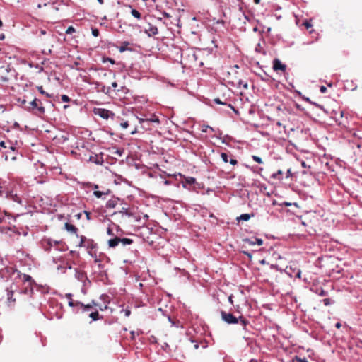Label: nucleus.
Segmentation results:
<instances>
[{
  "label": "nucleus",
  "instance_id": "13d9d810",
  "mask_svg": "<svg viewBox=\"0 0 362 362\" xmlns=\"http://www.w3.org/2000/svg\"><path fill=\"white\" fill-rule=\"evenodd\" d=\"M317 107L320 108L325 114L327 113V112L322 107H321L320 105H317Z\"/></svg>",
  "mask_w": 362,
  "mask_h": 362
},
{
  "label": "nucleus",
  "instance_id": "dca6fc26",
  "mask_svg": "<svg viewBox=\"0 0 362 362\" xmlns=\"http://www.w3.org/2000/svg\"><path fill=\"white\" fill-rule=\"evenodd\" d=\"M7 292V302L8 304L14 303L16 302V299L13 298V289H6Z\"/></svg>",
  "mask_w": 362,
  "mask_h": 362
},
{
  "label": "nucleus",
  "instance_id": "a19ab883",
  "mask_svg": "<svg viewBox=\"0 0 362 362\" xmlns=\"http://www.w3.org/2000/svg\"><path fill=\"white\" fill-rule=\"evenodd\" d=\"M68 305H69V306H70V307H76V308H78V307L76 305V302H74L72 299H71V300H69Z\"/></svg>",
  "mask_w": 362,
  "mask_h": 362
},
{
  "label": "nucleus",
  "instance_id": "a18cd8bd",
  "mask_svg": "<svg viewBox=\"0 0 362 362\" xmlns=\"http://www.w3.org/2000/svg\"><path fill=\"white\" fill-rule=\"evenodd\" d=\"M228 162H230V163L233 165H235L237 164V160L235 159V158H230Z\"/></svg>",
  "mask_w": 362,
  "mask_h": 362
},
{
  "label": "nucleus",
  "instance_id": "412c9836",
  "mask_svg": "<svg viewBox=\"0 0 362 362\" xmlns=\"http://www.w3.org/2000/svg\"><path fill=\"white\" fill-rule=\"evenodd\" d=\"M283 174V172L281 170H279L277 172L273 173L272 175H271V177L273 178V179H278V180H281V177H280L281 175Z\"/></svg>",
  "mask_w": 362,
  "mask_h": 362
},
{
  "label": "nucleus",
  "instance_id": "bf43d9fd",
  "mask_svg": "<svg viewBox=\"0 0 362 362\" xmlns=\"http://www.w3.org/2000/svg\"><path fill=\"white\" fill-rule=\"evenodd\" d=\"M244 254H245L247 256H248L250 258H252V255L248 252H243Z\"/></svg>",
  "mask_w": 362,
  "mask_h": 362
},
{
  "label": "nucleus",
  "instance_id": "ddd939ff",
  "mask_svg": "<svg viewBox=\"0 0 362 362\" xmlns=\"http://www.w3.org/2000/svg\"><path fill=\"white\" fill-rule=\"evenodd\" d=\"M158 28L156 26L148 24V27L145 29V33L149 36L156 35L158 34Z\"/></svg>",
  "mask_w": 362,
  "mask_h": 362
},
{
  "label": "nucleus",
  "instance_id": "f257e3e1",
  "mask_svg": "<svg viewBox=\"0 0 362 362\" xmlns=\"http://www.w3.org/2000/svg\"><path fill=\"white\" fill-rule=\"evenodd\" d=\"M18 277L23 284V288L20 291V293L31 297L33 293V286L36 284L35 281L30 275L21 274V272H18Z\"/></svg>",
  "mask_w": 362,
  "mask_h": 362
},
{
  "label": "nucleus",
  "instance_id": "7ed1b4c3",
  "mask_svg": "<svg viewBox=\"0 0 362 362\" xmlns=\"http://www.w3.org/2000/svg\"><path fill=\"white\" fill-rule=\"evenodd\" d=\"M18 272H19L13 267H6L0 269V277L4 281H8L12 276H18Z\"/></svg>",
  "mask_w": 362,
  "mask_h": 362
},
{
  "label": "nucleus",
  "instance_id": "cd10ccee",
  "mask_svg": "<svg viewBox=\"0 0 362 362\" xmlns=\"http://www.w3.org/2000/svg\"><path fill=\"white\" fill-rule=\"evenodd\" d=\"M185 182L189 185H193L196 182V179L192 177H187L185 178Z\"/></svg>",
  "mask_w": 362,
  "mask_h": 362
},
{
  "label": "nucleus",
  "instance_id": "1a4fd4ad",
  "mask_svg": "<svg viewBox=\"0 0 362 362\" xmlns=\"http://www.w3.org/2000/svg\"><path fill=\"white\" fill-rule=\"evenodd\" d=\"M286 272L291 277L300 278V274H301V272L299 269H298V268L293 269L291 267H287L286 269Z\"/></svg>",
  "mask_w": 362,
  "mask_h": 362
},
{
  "label": "nucleus",
  "instance_id": "9b49d317",
  "mask_svg": "<svg viewBox=\"0 0 362 362\" xmlns=\"http://www.w3.org/2000/svg\"><path fill=\"white\" fill-rule=\"evenodd\" d=\"M243 242L249 244L250 245H262L263 244V240L261 238H245V239H243Z\"/></svg>",
  "mask_w": 362,
  "mask_h": 362
},
{
  "label": "nucleus",
  "instance_id": "39448f33",
  "mask_svg": "<svg viewBox=\"0 0 362 362\" xmlns=\"http://www.w3.org/2000/svg\"><path fill=\"white\" fill-rule=\"evenodd\" d=\"M93 112L95 115L105 119L113 118L115 116V114L112 111L104 108H94Z\"/></svg>",
  "mask_w": 362,
  "mask_h": 362
},
{
  "label": "nucleus",
  "instance_id": "4c0bfd02",
  "mask_svg": "<svg viewBox=\"0 0 362 362\" xmlns=\"http://www.w3.org/2000/svg\"><path fill=\"white\" fill-rule=\"evenodd\" d=\"M61 99L64 103H68L70 101V98L66 95H62Z\"/></svg>",
  "mask_w": 362,
  "mask_h": 362
},
{
  "label": "nucleus",
  "instance_id": "0e129e2a",
  "mask_svg": "<svg viewBox=\"0 0 362 362\" xmlns=\"http://www.w3.org/2000/svg\"><path fill=\"white\" fill-rule=\"evenodd\" d=\"M164 184L168 185H170V182L169 180H165L164 181Z\"/></svg>",
  "mask_w": 362,
  "mask_h": 362
},
{
  "label": "nucleus",
  "instance_id": "49530a36",
  "mask_svg": "<svg viewBox=\"0 0 362 362\" xmlns=\"http://www.w3.org/2000/svg\"><path fill=\"white\" fill-rule=\"evenodd\" d=\"M303 25L305 26V28H306L307 29H308V28H311V27H312V25L310 24V22H308V21H305V22L303 23Z\"/></svg>",
  "mask_w": 362,
  "mask_h": 362
},
{
  "label": "nucleus",
  "instance_id": "6e6d98bb",
  "mask_svg": "<svg viewBox=\"0 0 362 362\" xmlns=\"http://www.w3.org/2000/svg\"><path fill=\"white\" fill-rule=\"evenodd\" d=\"M0 146L3 147V148H6V143L4 141H1L0 142Z\"/></svg>",
  "mask_w": 362,
  "mask_h": 362
},
{
  "label": "nucleus",
  "instance_id": "de8ad7c7",
  "mask_svg": "<svg viewBox=\"0 0 362 362\" xmlns=\"http://www.w3.org/2000/svg\"><path fill=\"white\" fill-rule=\"evenodd\" d=\"M162 15H163L164 17H165V18H170V15L168 13L165 12V11H163V12L162 13Z\"/></svg>",
  "mask_w": 362,
  "mask_h": 362
},
{
  "label": "nucleus",
  "instance_id": "423d86ee",
  "mask_svg": "<svg viewBox=\"0 0 362 362\" xmlns=\"http://www.w3.org/2000/svg\"><path fill=\"white\" fill-rule=\"evenodd\" d=\"M221 319L228 324H237L239 322L238 317L234 316L230 313L221 312Z\"/></svg>",
  "mask_w": 362,
  "mask_h": 362
},
{
  "label": "nucleus",
  "instance_id": "09e8293b",
  "mask_svg": "<svg viewBox=\"0 0 362 362\" xmlns=\"http://www.w3.org/2000/svg\"><path fill=\"white\" fill-rule=\"evenodd\" d=\"M107 233L109 235H113L112 230V229H111L110 227H109V228H107Z\"/></svg>",
  "mask_w": 362,
  "mask_h": 362
},
{
  "label": "nucleus",
  "instance_id": "864d4df0",
  "mask_svg": "<svg viewBox=\"0 0 362 362\" xmlns=\"http://www.w3.org/2000/svg\"><path fill=\"white\" fill-rule=\"evenodd\" d=\"M85 214H86V218L88 220H89L90 218V212H88V211H84Z\"/></svg>",
  "mask_w": 362,
  "mask_h": 362
},
{
  "label": "nucleus",
  "instance_id": "2f4dec72",
  "mask_svg": "<svg viewBox=\"0 0 362 362\" xmlns=\"http://www.w3.org/2000/svg\"><path fill=\"white\" fill-rule=\"evenodd\" d=\"M86 240H87L85 236H81V240H80L78 246L79 247H85Z\"/></svg>",
  "mask_w": 362,
  "mask_h": 362
},
{
  "label": "nucleus",
  "instance_id": "a211bd4d",
  "mask_svg": "<svg viewBox=\"0 0 362 362\" xmlns=\"http://www.w3.org/2000/svg\"><path fill=\"white\" fill-rule=\"evenodd\" d=\"M64 226L67 231L71 232L72 233H77L78 229L75 226H74L71 223H66Z\"/></svg>",
  "mask_w": 362,
  "mask_h": 362
},
{
  "label": "nucleus",
  "instance_id": "7c9ffc66",
  "mask_svg": "<svg viewBox=\"0 0 362 362\" xmlns=\"http://www.w3.org/2000/svg\"><path fill=\"white\" fill-rule=\"evenodd\" d=\"M128 45H129V43H128V42H124V45H122V46H120V47L118 48V49H119V52H125L126 50H127V49H128V48L127 47V46Z\"/></svg>",
  "mask_w": 362,
  "mask_h": 362
},
{
  "label": "nucleus",
  "instance_id": "f03ea898",
  "mask_svg": "<svg viewBox=\"0 0 362 362\" xmlns=\"http://www.w3.org/2000/svg\"><path fill=\"white\" fill-rule=\"evenodd\" d=\"M28 111H33L35 115H42L45 112V107L40 100L35 98L30 103V105L26 107Z\"/></svg>",
  "mask_w": 362,
  "mask_h": 362
},
{
  "label": "nucleus",
  "instance_id": "2eb2a0df",
  "mask_svg": "<svg viewBox=\"0 0 362 362\" xmlns=\"http://www.w3.org/2000/svg\"><path fill=\"white\" fill-rule=\"evenodd\" d=\"M88 160L97 165H102L103 163V158L96 154L90 156Z\"/></svg>",
  "mask_w": 362,
  "mask_h": 362
},
{
  "label": "nucleus",
  "instance_id": "bb28decb",
  "mask_svg": "<svg viewBox=\"0 0 362 362\" xmlns=\"http://www.w3.org/2000/svg\"><path fill=\"white\" fill-rule=\"evenodd\" d=\"M131 13L136 18H137V19H140L141 18V13L137 10L132 9L131 11Z\"/></svg>",
  "mask_w": 362,
  "mask_h": 362
},
{
  "label": "nucleus",
  "instance_id": "9d476101",
  "mask_svg": "<svg viewBox=\"0 0 362 362\" xmlns=\"http://www.w3.org/2000/svg\"><path fill=\"white\" fill-rule=\"evenodd\" d=\"M139 122L141 124H144L145 123H151V122H156L159 123V119L156 115L151 116L150 118H138Z\"/></svg>",
  "mask_w": 362,
  "mask_h": 362
},
{
  "label": "nucleus",
  "instance_id": "603ef678",
  "mask_svg": "<svg viewBox=\"0 0 362 362\" xmlns=\"http://www.w3.org/2000/svg\"><path fill=\"white\" fill-rule=\"evenodd\" d=\"M335 327L337 328V329H339L341 327V322H338L335 324Z\"/></svg>",
  "mask_w": 362,
  "mask_h": 362
},
{
  "label": "nucleus",
  "instance_id": "5fc2aeb1",
  "mask_svg": "<svg viewBox=\"0 0 362 362\" xmlns=\"http://www.w3.org/2000/svg\"><path fill=\"white\" fill-rule=\"evenodd\" d=\"M66 297L69 299V300H71L72 299L71 297H72V294L71 293H66Z\"/></svg>",
  "mask_w": 362,
  "mask_h": 362
},
{
  "label": "nucleus",
  "instance_id": "f8f14e48",
  "mask_svg": "<svg viewBox=\"0 0 362 362\" xmlns=\"http://www.w3.org/2000/svg\"><path fill=\"white\" fill-rule=\"evenodd\" d=\"M120 199L117 197H113L106 202L105 206L107 209H114L119 204Z\"/></svg>",
  "mask_w": 362,
  "mask_h": 362
},
{
  "label": "nucleus",
  "instance_id": "3c124183",
  "mask_svg": "<svg viewBox=\"0 0 362 362\" xmlns=\"http://www.w3.org/2000/svg\"><path fill=\"white\" fill-rule=\"evenodd\" d=\"M319 295L325 296L327 295V292H325L323 289H322L320 293H319Z\"/></svg>",
  "mask_w": 362,
  "mask_h": 362
},
{
  "label": "nucleus",
  "instance_id": "5701e85b",
  "mask_svg": "<svg viewBox=\"0 0 362 362\" xmlns=\"http://www.w3.org/2000/svg\"><path fill=\"white\" fill-rule=\"evenodd\" d=\"M239 321L244 328L249 324L248 320L245 319L242 315L238 316Z\"/></svg>",
  "mask_w": 362,
  "mask_h": 362
},
{
  "label": "nucleus",
  "instance_id": "aec40b11",
  "mask_svg": "<svg viewBox=\"0 0 362 362\" xmlns=\"http://www.w3.org/2000/svg\"><path fill=\"white\" fill-rule=\"evenodd\" d=\"M47 245H49V248H45V250H49L51 247L56 246L57 244L59 243V241L54 240L52 239L47 240Z\"/></svg>",
  "mask_w": 362,
  "mask_h": 362
},
{
  "label": "nucleus",
  "instance_id": "a878e982",
  "mask_svg": "<svg viewBox=\"0 0 362 362\" xmlns=\"http://www.w3.org/2000/svg\"><path fill=\"white\" fill-rule=\"evenodd\" d=\"M37 90H39V92L42 94V95H45L47 98H50L51 97V95L49 94L48 93L45 92L44 90H43V88L42 86H37Z\"/></svg>",
  "mask_w": 362,
  "mask_h": 362
},
{
  "label": "nucleus",
  "instance_id": "680f3d73",
  "mask_svg": "<svg viewBox=\"0 0 362 362\" xmlns=\"http://www.w3.org/2000/svg\"><path fill=\"white\" fill-rule=\"evenodd\" d=\"M4 38H5V35H4V34H3V33H2V34H1V35H0V40H3Z\"/></svg>",
  "mask_w": 362,
  "mask_h": 362
},
{
  "label": "nucleus",
  "instance_id": "774afa93",
  "mask_svg": "<svg viewBox=\"0 0 362 362\" xmlns=\"http://www.w3.org/2000/svg\"><path fill=\"white\" fill-rule=\"evenodd\" d=\"M144 218L146 221L148 218V216L147 214L144 215Z\"/></svg>",
  "mask_w": 362,
  "mask_h": 362
},
{
  "label": "nucleus",
  "instance_id": "b1692460",
  "mask_svg": "<svg viewBox=\"0 0 362 362\" xmlns=\"http://www.w3.org/2000/svg\"><path fill=\"white\" fill-rule=\"evenodd\" d=\"M322 303L325 306H328L333 304L334 303V300L329 298H327L322 300Z\"/></svg>",
  "mask_w": 362,
  "mask_h": 362
},
{
  "label": "nucleus",
  "instance_id": "72a5a7b5",
  "mask_svg": "<svg viewBox=\"0 0 362 362\" xmlns=\"http://www.w3.org/2000/svg\"><path fill=\"white\" fill-rule=\"evenodd\" d=\"M252 158L254 161H255L259 164L263 163L262 158L257 156L253 155V156H252Z\"/></svg>",
  "mask_w": 362,
  "mask_h": 362
},
{
  "label": "nucleus",
  "instance_id": "0eeeda50",
  "mask_svg": "<svg viewBox=\"0 0 362 362\" xmlns=\"http://www.w3.org/2000/svg\"><path fill=\"white\" fill-rule=\"evenodd\" d=\"M343 116L344 112L341 110H332L329 115L330 119L337 122L339 124H341L342 123L341 119L343 117Z\"/></svg>",
  "mask_w": 362,
  "mask_h": 362
},
{
  "label": "nucleus",
  "instance_id": "4be33fe9",
  "mask_svg": "<svg viewBox=\"0 0 362 362\" xmlns=\"http://www.w3.org/2000/svg\"><path fill=\"white\" fill-rule=\"evenodd\" d=\"M89 317L94 321L98 320L99 319V313L95 310L90 313Z\"/></svg>",
  "mask_w": 362,
  "mask_h": 362
},
{
  "label": "nucleus",
  "instance_id": "338daca9",
  "mask_svg": "<svg viewBox=\"0 0 362 362\" xmlns=\"http://www.w3.org/2000/svg\"><path fill=\"white\" fill-rule=\"evenodd\" d=\"M90 304L92 305V307H93V305H97V303L95 302V300H92V302H91V303H90Z\"/></svg>",
  "mask_w": 362,
  "mask_h": 362
},
{
  "label": "nucleus",
  "instance_id": "6ab92c4d",
  "mask_svg": "<svg viewBox=\"0 0 362 362\" xmlns=\"http://www.w3.org/2000/svg\"><path fill=\"white\" fill-rule=\"evenodd\" d=\"M253 216H254L253 214H243L239 217L237 218V220L238 221H247Z\"/></svg>",
  "mask_w": 362,
  "mask_h": 362
},
{
  "label": "nucleus",
  "instance_id": "c03bdc74",
  "mask_svg": "<svg viewBox=\"0 0 362 362\" xmlns=\"http://www.w3.org/2000/svg\"><path fill=\"white\" fill-rule=\"evenodd\" d=\"M109 62L110 63H111L112 64H115V62L114 59H111V58H106V59H104L103 60V62Z\"/></svg>",
  "mask_w": 362,
  "mask_h": 362
},
{
  "label": "nucleus",
  "instance_id": "c756f323",
  "mask_svg": "<svg viewBox=\"0 0 362 362\" xmlns=\"http://www.w3.org/2000/svg\"><path fill=\"white\" fill-rule=\"evenodd\" d=\"M208 130L214 132V129L211 127H210L209 125H202V132L206 133L208 132Z\"/></svg>",
  "mask_w": 362,
  "mask_h": 362
},
{
  "label": "nucleus",
  "instance_id": "e433bc0d",
  "mask_svg": "<svg viewBox=\"0 0 362 362\" xmlns=\"http://www.w3.org/2000/svg\"><path fill=\"white\" fill-rule=\"evenodd\" d=\"M91 33L94 37H98L99 35V30L97 28H91Z\"/></svg>",
  "mask_w": 362,
  "mask_h": 362
},
{
  "label": "nucleus",
  "instance_id": "79ce46f5",
  "mask_svg": "<svg viewBox=\"0 0 362 362\" xmlns=\"http://www.w3.org/2000/svg\"><path fill=\"white\" fill-rule=\"evenodd\" d=\"M239 85L245 88V89H247L248 88V84L247 83H243V81H239Z\"/></svg>",
  "mask_w": 362,
  "mask_h": 362
},
{
  "label": "nucleus",
  "instance_id": "4d7b16f0",
  "mask_svg": "<svg viewBox=\"0 0 362 362\" xmlns=\"http://www.w3.org/2000/svg\"><path fill=\"white\" fill-rule=\"evenodd\" d=\"M291 175V170L288 169L286 172V177H289Z\"/></svg>",
  "mask_w": 362,
  "mask_h": 362
},
{
  "label": "nucleus",
  "instance_id": "c85d7f7f",
  "mask_svg": "<svg viewBox=\"0 0 362 362\" xmlns=\"http://www.w3.org/2000/svg\"><path fill=\"white\" fill-rule=\"evenodd\" d=\"M87 248H93L95 247V244L92 240H87L86 242V246Z\"/></svg>",
  "mask_w": 362,
  "mask_h": 362
},
{
  "label": "nucleus",
  "instance_id": "8fccbe9b",
  "mask_svg": "<svg viewBox=\"0 0 362 362\" xmlns=\"http://www.w3.org/2000/svg\"><path fill=\"white\" fill-rule=\"evenodd\" d=\"M298 361L299 362H308L305 358H298Z\"/></svg>",
  "mask_w": 362,
  "mask_h": 362
},
{
  "label": "nucleus",
  "instance_id": "473e14b6",
  "mask_svg": "<svg viewBox=\"0 0 362 362\" xmlns=\"http://www.w3.org/2000/svg\"><path fill=\"white\" fill-rule=\"evenodd\" d=\"M221 158H222V160H223V161L224 163H228V162L229 160H228V156L227 153H221Z\"/></svg>",
  "mask_w": 362,
  "mask_h": 362
},
{
  "label": "nucleus",
  "instance_id": "f3484780",
  "mask_svg": "<svg viewBox=\"0 0 362 362\" xmlns=\"http://www.w3.org/2000/svg\"><path fill=\"white\" fill-rule=\"evenodd\" d=\"M117 213L122 214L128 217L134 216L133 213L129 211L128 208L126 206L122 207V209L118 212H114L113 214H116Z\"/></svg>",
  "mask_w": 362,
  "mask_h": 362
},
{
  "label": "nucleus",
  "instance_id": "4468645a",
  "mask_svg": "<svg viewBox=\"0 0 362 362\" xmlns=\"http://www.w3.org/2000/svg\"><path fill=\"white\" fill-rule=\"evenodd\" d=\"M76 305L78 307V309H81L82 312H88L90 311L92 309V305L91 304H87L84 305L81 302L76 301Z\"/></svg>",
  "mask_w": 362,
  "mask_h": 362
},
{
  "label": "nucleus",
  "instance_id": "f704fd0d",
  "mask_svg": "<svg viewBox=\"0 0 362 362\" xmlns=\"http://www.w3.org/2000/svg\"><path fill=\"white\" fill-rule=\"evenodd\" d=\"M75 31V28L73 26H69L66 30V34L71 35L74 33Z\"/></svg>",
  "mask_w": 362,
  "mask_h": 362
},
{
  "label": "nucleus",
  "instance_id": "e2e57ef3",
  "mask_svg": "<svg viewBox=\"0 0 362 362\" xmlns=\"http://www.w3.org/2000/svg\"><path fill=\"white\" fill-rule=\"evenodd\" d=\"M232 298H233V296H229V298H228V300H229V302H230L231 304H233V300H232Z\"/></svg>",
  "mask_w": 362,
  "mask_h": 362
},
{
  "label": "nucleus",
  "instance_id": "37998d69",
  "mask_svg": "<svg viewBox=\"0 0 362 362\" xmlns=\"http://www.w3.org/2000/svg\"><path fill=\"white\" fill-rule=\"evenodd\" d=\"M120 126L123 128V129H126L127 128V127L129 126V123L127 121H125V122H123L120 124Z\"/></svg>",
  "mask_w": 362,
  "mask_h": 362
},
{
  "label": "nucleus",
  "instance_id": "69168bd1",
  "mask_svg": "<svg viewBox=\"0 0 362 362\" xmlns=\"http://www.w3.org/2000/svg\"><path fill=\"white\" fill-rule=\"evenodd\" d=\"M40 34L41 35H45L46 34V31L45 30H40Z\"/></svg>",
  "mask_w": 362,
  "mask_h": 362
},
{
  "label": "nucleus",
  "instance_id": "052dcab7",
  "mask_svg": "<svg viewBox=\"0 0 362 362\" xmlns=\"http://www.w3.org/2000/svg\"><path fill=\"white\" fill-rule=\"evenodd\" d=\"M112 88H117V82H113V83H112Z\"/></svg>",
  "mask_w": 362,
  "mask_h": 362
},
{
  "label": "nucleus",
  "instance_id": "58836bf2",
  "mask_svg": "<svg viewBox=\"0 0 362 362\" xmlns=\"http://www.w3.org/2000/svg\"><path fill=\"white\" fill-rule=\"evenodd\" d=\"M214 103H216V104H219V105H227L226 103H224V102H222L219 98H215L214 100Z\"/></svg>",
  "mask_w": 362,
  "mask_h": 362
},
{
  "label": "nucleus",
  "instance_id": "6e6552de",
  "mask_svg": "<svg viewBox=\"0 0 362 362\" xmlns=\"http://www.w3.org/2000/svg\"><path fill=\"white\" fill-rule=\"evenodd\" d=\"M273 69L276 71H281L283 72H285L286 70V65L282 64L279 59H274L273 60Z\"/></svg>",
  "mask_w": 362,
  "mask_h": 362
},
{
  "label": "nucleus",
  "instance_id": "20e7f679",
  "mask_svg": "<svg viewBox=\"0 0 362 362\" xmlns=\"http://www.w3.org/2000/svg\"><path fill=\"white\" fill-rule=\"evenodd\" d=\"M133 243V240L127 238H120L118 237H115L114 238L110 239L108 240V246L110 247H117L119 243H121L122 245L125 246L127 245H130Z\"/></svg>",
  "mask_w": 362,
  "mask_h": 362
},
{
  "label": "nucleus",
  "instance_id": "c9c22d12",
  "mask_svg": "<svg viewBox=\"0 0 362 362\" xmlns=\"http://www.w3.org/2000/svg\"><path fill=\"white\" fill-rule=\"evenodd\" d=\"M121 313H124L126 317H129L131 315V310L129 308L122 309Z\"/></svg>",
  "mask_w": 362,
  "mask_h": 362
},
{
  "label": "nucleus",
  "instance_id": "393cba45",
  "mask_svg": "<svg viewBox=\"0 0 362 362\" xmlns=\"http://www.w3.org/2000/svg\"><path fill=\"white\" fill-rule=\"evenodd\" d=\"M108 192L107 191V192H100V191H98V190H95L93 192V195L95 197H96L97 198H100L104 194H108Z\"/></svg>",
  "mask_w": 362,
  "mask_h": 362
},
{
  "label": "nucleus",
  "instance_id": "ea45409f",
  "mask_svg": "<svg viewBox=\"0 0 362 362\" xmlns=\"http://www.w3.org/2000/svg\"><path fill=\"white\" fill-rule=\"evenodd\" d=\"M327 88L325 86H320V90L322 93H325L327 92Z\"/></svg>",
  "mask_w": 362,
  "mask_h": 362
}]
</instances>
